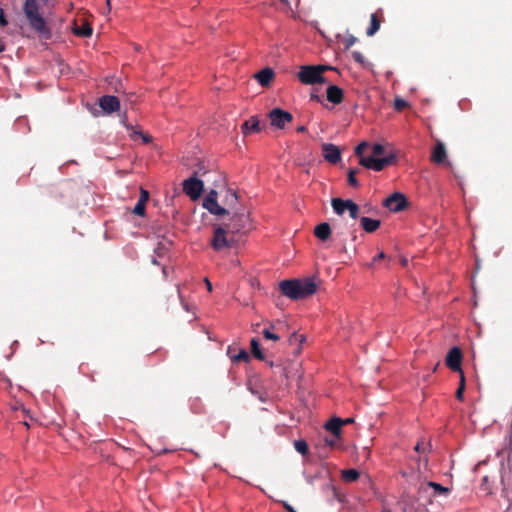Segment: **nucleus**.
Here are the masks:
<instances>
[{
    "instance_id": "obj_1",
    "label": "nucleus",
    "mask_w": 512,
    "mask_h": 512,
    "mask_svg": "<svg viewBox=\"0 0 512 512\" xmlns=\"http://www.w3.org/2000/svg\"><path fill=\"white\" fill-rule=\"evenodd\" d=\"M355 154L359 157L361 166L377 172L394 164L397 160L396 155L393 152L386 153L385 146L380 143L370 145L363 141L356 146Z\"/></svg>"
},
{
    "instance_id": "obj_2",
    "label": "nucleus",
    "mask_w": 512,
    "mask_h": 512,
    "mask_svg": "<svg viewBox=\"0 0 512 512\" xmlns=\"http://www.w3.org/2000/svg\"><path fill=\"white\" fill-rule=\"evenodd\" d=\"M22 11L28 26L39 38L44 40H50L52 38L51 22L45 16L40 1L25 0Z\"/></svg>"
},
{
    "instance_id": "obj_3",
    "label": "nucleus",
    "mask_w": 512,
    "mask_h": 512,
    "mask_svg": "<svg viewBox=\"0 0 512 512\" xmlns=\"http://www.w3.org/2000/svg\"><path fill=\"white\" fill-rule=\"evenodd\" d=\"M328 70L334 68L328 65H303L300 66L297 77L304 85L321 84L326 82L323 73Z\"/></svg>"
},
{
    "instance_id": "obj_4",
    "label": "nucleus",
    "mask_w": 512,
    "mask_h": 512,
    "mask_svg": "<svg viewBox=\"0 0 512 512\" xmlns=\"http://www.w3.org/2000/svg\"><path fill=\"white\" fill-rule=\"evenodd\" d=\"M331 205L337 215H343L345 211H348L352 219H357L359 216L360 208L358 204L350 199L333 198Z\"/></svg>"
},
{
    "instance_id": "obj_5",
    "label": "nucleus",
    "mask_w": 512,
    "mask_h": 512,
    "mask_svg": "<svg viewBox=\"0 0 512 512\" xmlns=\"http://www.w3.org/2000/svg\"><path fill=\"white\" fill-rule=\"evenodd\" d=\"M172 247V241L162 237L154 248V256L152 257V263L162 265L163 273L166 274V267L161 263V259L168 257L170 249Z\"/></svg>"
},
{
    "instance_id": "obj_6",
    "label": "nucleus",
    "mask_w": 512,
    "mask_h": 512,
    "mask_svg": "<svg viewBox=\"0 0 512 512\" xmlns=\"http://www.w3.org/2000/svg\"><path fill=\"white\" fill-rule=\"evenodd\" d=\"M269 119L273 127L284 129L288 123L292 122L293 116L281 108H274L269 112Z\"/></svg>"
},
{
    "instance_id": "obj_7",
    "label": "nucleus",
    "mask_w": 512,
    "mask_h": 512,
    "mask_svg": "<svg viewBox=\"0 0 512 512\" xmlns=\"http://www.w3.org/2000/svg\"><path fill=\"white\" fill-rule=\"evenodd\" d=\"M249 215L246 213L235 214L228 224V230L232 233H239L250 229Z\"/></svg>"
},
{
    "instance_id": "obj_8",
    "label": "nucleus",
    "mask_w": 512,
    "mask_h": 512,
    "mask_svg": "<svg viewBox=\"0 0 512 512\" xmlns=\"http://www.w3.org/2000/svg\"><path fill=\"white\" fill-rule=\"evenodd\" d=\"M217 192L211 190L203 199V207L207 209L211 214L220 216L227 213L226 209L221 207L217 202Z\"/></svg>"
},
{
    "instance_id": "obj_9",
    "label": "nucleus",
    "mask_w": 512,
    "mask_h": 512,
    "mask_svg": "<svg viewBox=\"0 0 512 512\" xmlns=\"http://www.w3.org/2000/svg\"><path fill=\"white\" fill-rule=\"evenodd\" d=\"M462 363V351L459 347L455 346L451 348L447 354L446 357V365L449 369H451L454 372H459L460 376L463 373L461 368Z\"/></svg>"
},
{
    "instance_id": "obj_10",
    "label": "nucleus",
    "mask_w": 512,
    "mask_h": 512,
    "mask_svg": "<svg viewBox=\"0 0 512 512\" xmlns=\"http://www.w3.org/2000/svg\"><path fill=\"white\" fill-rule=\"evenodd\" d=\"M384 206L392 212H399L407 206L406 198L401 193H393L384 201Z\"/></svg>"
},
{
    "instance_id": "obj_11",
    "label": "nucleus",
    "mask_w": 512,
    "mask_h": 512,
    "mask_svg": "<svg viewBox=\"0 0 512 512\" xmlns=\"http://www.w3.org/2000/svg\"><path fill=\"white\" fill-rule=\"evenodd\" d=\"M299 299L313 295L317 291V285L311 278L297 279Z\"/></svg>"
},
{
    "instance_id": "obj_12",
    "label": "nucleus",
    "mask_w": 512,
    "mask_h": 512,
    "mask_svg": "<svg viewBox=\"0 0 512 512\" xmlns=\"http://www.w3.org/2000/svg\"><path fill=\"white\" fill-rule=\"evenodd\" d=\"M98 103L100 108L108 114L117 112L120 109V101L118 97L113 95H104L100 97Z\"/></svg>"
},
{
    "instance_id": "obj_13",
    "label": "nucleus",
    "mask_w": 512,
    "mask_h": 512,
    "mask_svg": "<svg viewBox=\"0 0 512 512\" xmlns=\"http://www.w3.org/2000/svg\"><path fill=\"white\" fill-rule=\"evenodd\" d=\"M322 155L323 158L331 164H336L341 160L340 149L331 143H324L322 145Z\"/></svg>"
},
{
    "instance_id": "obj_14",
    "label": "nucleus",
    "mask_w": 512,
    "mask_h": 512,
    "mask_svg": "<svg viewBox=\"0 0 512 512\" xmlns=\"http://www.w3.org/2000/svg\"><path fill=\"white\" fill-rule=\"evenodd\" d=\"M279 288L282 294L287 296L288 298L293 300L299 299L297 279L283 280L280 282Z\"/></svg>"
},
{
    "instance_id": "obj_15",
    "label": "nucleus",
    "mask_w": 512,
    "mask_h": 512,
    "mask_svg": "<svg viewBox=\"0 0 512 512\" xmlns=\"http://www.w3.org/2000/svg\"><path fill=\"white\" fill-rule=\"evenodd\" d=\"M430 160L432 163L436 165H442L447 163V152L443 142H436L435 146L431 151Z\"/></svg>"
},
{
    "instance_id": "obj_16",
    "label": "nucleus",
    "mask_w": 512,
    "mask_h": 512,
    "mask_svg": "<svg viewBox=\"0 0 512 512\" xmlns=\"http://www.w3.org/2000/svg\"><path fill=\"white\" fill-rule=\"evenodd\" d=\"M211 243L215 250H221L230 246V242L227 238V231L221 227L216 228Z\"/></svg>"
},
{
    "instance_id": "obj_17",
    "label": "nucleus",
    "mask_w": 512,
    "mask_h": 512,
    "mask_svg": "<svg viewBox=\"0 0 512 512\" xmlns=\"http://www.w3.org/2000/svg\"><path fill=\"white\" fill-rule=\"evenodd\" d=\"M255 79L262 87H267L275 77L274 71L266 67L255 74Z\"/></svg>"
},
{
    "instance_id": "obj_18",
    "label": "nucleus",
    "mask_w": 512,
    "mask_h": 512,
    "mask_svg": "<svg viewBox=\"0 0 512 512\" xmlns=\"http://www.w3.org/2000/svg\"><path fill=\"white\" fill-rule=\"evenodd\" d=\"M331 234H332V230H331L329 223H327V222H322V223L318 224L317 226H315V228H314L315 237L322 242L327 241L330 238Z\"/></svg>"
},
{
    "instance_id": "obj_19",
    "label": "nucleus",
    "mask_w": 512,
    "mask_h": 512,
    "mask_svg": "<svg viewBox=\"0 0 512 512\" xmlns=\"http://www.w3.org/2000/svg\"><path fill=\"white\" fill-rule=\"evenodd\" d=\"M260 131V123L256 117H251L241 125L243 135H249Z\"/></svg>"
},
{
    "instance_id": "obj_20",
    "label": "nucleus",
    "mask_w": 512,
    "mask_h": 512,
    "mask_svg": "<svg viewBox=\"0 0 512 512\" xmlns=\"http://www.w3.org/2000/svg\"><path fill=\"white\" fill-rule=\"evenodd\" d=\"M327 100L333 104H340L343 101V90L336 86L330 85L327 88Z\"/></svg>"
},
{
    "instance_id": "obj_21",
    "label": "nucleus",
    "mask_w": 512,
    "mask_h": 512,
    "mask_svg": "<svg viewBox=\"0 0 512 512\" xmlns=\"http://www.w3.org/2000/svg\"><path fill=\"white\" fill-rule=\"evenodd\" d=\"M72 32L78 37L87 38L92 35L93 29L87 20H84L81 26H78L75 21Z\"/></svg>"
},
{
    "instance_id": "obj_22",
    "label": "nucleus",
    "mask_w": 512,
    "mask_h": 512,
    "mask_svg": "<svg viewBox=\"0 0 512 512\" xmlns=\"http://www.w3.org/2000/svg\"><path fill=\"white\" fill-rule=\"evenodd\" d=\"M343 426V422L341 418L334 417L330 419L325 424V429L329 432H331L337 439L340 438L341 435V427Z\"/></svg>"
},
{
    "instance_id": "obj_23",
    "label": "nucleus",
    "mask_w": 512,
    "mask_h": 512,
    "mask_svg": "<svg viewBox=\"0 0 512 512\" xmlns=\"http://www.w3.org/2000/svg\"><path fill=\"white\" fill-rule=\"evenodd\" d=\"M360 225L365 232L373 233L380 227L381 222L378 219H372L364 216L360 218Z\"/></svg>"
},
{
    "instance_id": "obj_24",
    "label": "nucleus",
    "mask_w": 512,
    "mask_h": 512,
    "mask_svg": "<svg viewBox=\"0 0 512 512\" xmlns=\"http://www.w3.org/2000/svg\"><path fill=\"white\" fill-rule=\"evenodd\" d=\"M382 21V13L375 12L371 15L370 26L368 27L366 34L371 37L373 36L379 29Z\"/></svg>"
},
{
    "instance_id": "obj_25",
    "label": "nucleus",
    "mask_w": 512,
    "mask_h": 512,
    "mask_svg": "<svg viewBox=\"0 0 512 512\" xmlns=\"http://www.w3.org/2000/svg\"><path fill=\"white\" fill-rule=\"evenodd\" d=\"M180 193H184L192 199V176L183 181L182 188L175 189V194L179 195Z\"/></svg>"
},
{
    "instance_id": "obj_26",
    "label": "nucleus",
    "mask_w": 512,
    "mask_h": 512,
    "mask_svg": "<svg viewBox=\"0 0 512 512\" xmlns=\"http://www.w3.org/2000/svg\"><path fill=\"white\" fill-rule=\"evenodd\" d=\"M250 346L252 355L258 360H264L265 356L260 347V342L257 339L253 338L251 340Z\"/></svg>"
},
{
    "instance_id": "obj_27",
    "label": "nucleus",
    "mask_w": 512,
    "mask_h": 512,
    "mask_svg": "<svg viewBox=\"0 0 512 512\" xmlns=\"http://www.w3.org/2000/svg\"><path fill=\"white\" fill-rule=\"evenodd\" d=\"M427 485L434 490V495H447L450 491L449 488L433 481H429Z\"/></svg>"
},
{
    "instance_id": "obj_28",
    "label": "nucleus",
    "mask_w": 512,
    "mask_h": 512,
    "mask_svg": "<svg viewBox=\"0 0 512 512\" xmlns=\"http://www.w3.org/2000/svg\"><path fill=\"white\" fill-rule=\"evenodd\" d=\"M342 478L345 481L353 482L359 478V472L356 469H347L342 471Z\"/></svg>"
},
{
    "instance_id": "obj_29",
    "label": "nucleus",
    "mask_w": 512,
    "mask_h": 512,
    "mask_svg": "<svg viewBox=\"0 0 512 512\" xmlns=\"http://www.w3.org/2000/svg\"><path fill=\"white\" fill-rule=\"evenodd\" d=\"M208 171V166L204 160H198L196 164H194V177L198 175H204Z\"/></svg>"
},
{
    "instance_id": "obj_30",
    "label": "nucleus",
    "mask_w": 512,
    "mask_h": 512,
    "mask_svg": "<svg viewBox=\"0 0 512 512\" xmlns=\"http://www.w3.org/2000/svg\"><path fill=\"white\" fill-rule=\"evenodd\" d=\"M274 328H275V326L273 324H270V326L268 328H265L262 331V334L265 339L272 340V341H278L280 339L279 335H277L276 333H274L272 331Z\"/></svg>"
},
{
    "instance_id": "obj_31",
    "label": "nucleus",
    "mask_w": 512,
    "mask_h": 512,
    "mask_svg": "<svg viewBox=\"0 0 512 512\" xmlns=\"http://www.w3.org/2000/svg\"><path fill=\"white\" fill-rule=\"evenodd\" d=\"M204 191L203 181L194 177V201L197 200Z\"/></svg>"
},
{
    "instance_id": "obj_32",
    "label": "nucleus",
    "mask_w": 512,
    "mask_h": 512,
    "mask_svg": "<svg viewBox=\"0 0 512 512\" xmlns=\"http://www.w3.org/2000/svg\"><path fill=\"white\" fill-rule=\"evenodd\" d=\"M359 172L358 169H350L348 171V184L352 187H358L359 186V181L357 180L356 178V174Z\"/></svg>"
},
{
    "instance_id": "obj_33",
    "label": "nucleus",
    "mask_w": 512,
    "mask_h": 512,
    "mask_svg": "<svg viewBox=\"0 0 512 512\" xmlns=\"http://www.w3.org/2000/svg\"><path fill=\"white\" fill-rule=\"evenodd\" d=\"M294 447L296 451L301 453L302 455H306L308 453V444L304 440L295 441Z\"/></svg>"
},
{
    "instance_id": "obj_34",
    "label": "nucleus",
    "mask_w": 512,
    "mask_h": 512,
    "mask_svg": "<svg viewBox=\"0 0 512 512\" xmlns=\"http://www.w3.org/2000/svg\"><path fill=\"white\" fill-rule=\"evenodd\" d=\"M464 390H465V377H464V374H462L460 376V384H459V387L456 391V398L459 400V401H463L464 399Z\"/></svg>"
},
{
    "instance_id": "obj_35",
    "label": "nucleus",
    "mask_w": 512,
    "mask_h": 512,
    "mask_svg": "<svg viewBox=\"0 0 512 512\" xmlns=\"http://www.w3.org/2000/svg\"><path fill=\"white\" fill-rule=\"evenodd\" d=\"M232 360L235 362H247L249 360V354L246 350L241 349L236 355L232 357Z\"/></svg>"
},
{
    "instance_id": "obj_36",
    "label": "nucleus",
    "mask_w": 512,
    "mask_h": 512,
    "mask_svg": "<svg viewBox=\"0 0 512 512\" xmlns=\"http://www.w3.org/2000/svg\"><path fill=\"white\" fill-rule=\"evenodd\" d=\"M145 209L146 204L142 201H139L136 203L135 207L133 208V213L137 216H144L145 215Z\"/></svg>"
},
{
    "instance_id": "obj_37",
    "label": "nucleus",
    "mask_w": 512,
    "mask_h": 512,
    "mask_svg": "<svg viewBox=\"0 0 512 512\" xmlns=\"http://www.w3.org/2000/svg\"><path fill=\"white\" fill-rule=\"evenodd\" d=\"M352 58H353V60L355 62H357V63H359L361 65H363L364 62H365V58H364L363 54L361 52H359V51H353L352 52Z\"/></svg>"
},
{
    "instance_id": "obj_38",
    "label": "nucleus",
    "mask_w": 512,
    "mask_h": 512,
    "mask_svg": "<svg viewBox=\"0 0 512 512\" xmlns=\"http://www.w3.org/2000/svg\"><path fill=\"white\" fill-rule=\"evenodd\" d=\"M149 192L147 190H145L144 188H140V197H139V201H142L143 203L147 204L148 200H149Z\"/></svg>"
},
{
    "instance_id": "obj_39",
    "label": "nucleus",
    "mask_w": 512,
    "mask_h": 512,
    "mask_svg": "<svg viewBox=\"0 0 512 512\" xmlns=\"http://www.w3.org/2000/svg\"><path fill=\"white\" fill-rule=\"evenodd\" d=\"M8 24L4 10L0 7V26L4 27Z\"/></svg>"
},
{
    "instance_id": "obj_40",
    "label": "nucleus",
    "mask_w": 512,
    "mask_h": 512,
    "mask_svg": "<svg viewBox=\"0 0 512 512\" xmlns=\"http://www.w3.org/2000/svg\"><path fill=\"white\" fill-rule=\"evenodd\" d=\"M407 105L406 101L405 100H402V99H397L395 101V107L396 109L398 110H401L402 108H404L405 106Z\"/></svg>"
},
{
    "instance_id": "obj_41",
    "label": "nucleus",
    "mask_w": 512,
    "mask_h": 512,
    "mask_svg": "<svg viewBox=\"0 0 512 512\" xmlns=\"http://www.w3.org/2000/svg\"><path fill=\"white\" fill-rule=\"evenodd\" d=\"M385 253L383 251L379 252L374 258H373V261H372V264L382 260L385 258Z\"/></svg>"
},
{
    "instance_id": "obj_42",
    "label": "nucleus",
    "mask_w": 512,
    "mask_h": 512,
    "mask_svg": "<svg viewBox=\"0 0 512 512\" xmlns=\"http://www.w3.org/2000/svg\"><path fill=\"white\" fill-rule=\"evenodd\" d=\"M283 507L287 512H296V510L287 502H283Z\"/></svg>"
},
{
    "instance_id": "obj_43",
    "label": "nucleus",
    "mask_w": 512,
    "mask_h": 512,
    "mask_svg": "<svg viewBox=\"0 0 512 512\" xmlns=\"http://www.w3.org/2000/svg\"><path fill=\"white\" fill-rule=\"evenodd\" d=\"M133 133H134V134L141 135L144 143H148V142H150V137H149V136H147V135H142V134H141V132H136V131H133Z\"/></svg>"
},
{
    "instance_id": "obj_44",
    "label": "nucleus",
    "mask_w": 512,
    "mask_h": 512,
    "mask_svg": "<svg viewBox=\"0 0 512 512\" xmlns=\"http://www.w3.org/2000/svg\"><path fill=\"white\" fill-rule=\"evenodd\" d=\"M110 11H111V1L110 0H106V6H105L104 13H109Z\"/></svg>"
},
{
    "instance_id": "obj_45",
    "label": "nucleus",
    "mask_w": 512,
    "mask_h": 512,
    "mask_svg": "<svg viewBox=\"0 0 512 512\" xmlns=\"http://www.w3.org/2000/svg\"><path fill=\"white\" fill-rule=\"evenodd\" d=\"M205 283H206L208 291H211L212 290V284L210 283L208 278H205Z\"/></svg>"
},
{
    "instance_id": "obj_46",
    "label": "nucleus",
    "mask_w": 512,
    "mask_h": 512,
    "mask_svg": "<svg viewBox=\"0 0 512 512\" xmlns=\"http://www.w3.org/2000/svg\"><path fill=\"white\" fill-rule=\"evenodd\" d=\"M342 422H343V425H346V424H350L353 422V419L352 418H346V419H342Z\"/></svg>"
},
{
    "instance_id": "obj_47",
    "label": "nucleus",
    "mask_w": 512,
    "mask_h": 512,
    "mask_svg": "<svg viewBox=\"0 0 512 512\" xmlns=\"http://www.w3.org/2000/svg\"><path fill=\"white\" fill-rule=\"evenodd\" d=\"M325 442H326V444H327V445H329L330 447L335 446V441H334V440H328V439H326V440H325Z\"/></svg>"
},
{
    "instance_id": "obj_48",
    "label": "nucleus",
    "mask_w": 512,
    "mask_h": 512,
    "mask_svg": "<svg viewBox=\"0 0 512 512\" xmlns=\"http://www.w3.org/2000/svg\"><path fill=\"white\" fill-rule=\"evenodd\" d=\"M305 131H306V127H305V126H299V127L297 128V132H299V133H303V132H305Z\"/></svg>"
},
{
    "instance_id": "obj_49",
    "label": "nucleus",
    "mask_w": 512,
    "mask_h": 512,
    "mask_svg": "<svg viewBox=\"0 0 512 512\" xmlns=\"http://www.w3.org/2000/svg\"><path fill=\"white\" fill-rule=\"evenodd\" d=\"M122 122H123V124L125 125V127H126L128 130H130V129L132 130V129H133V128H132V126H131L130 124L126 123V121H124V120H123Z\"/></svg>"
},
{
    "instance_id": "obj_50",
    "label": "nucleus",
    "mask_w": 512,
    "mask_h": 512,
    "mask_svg": "<svg viewBox=\"0 0 512 512\" xmlns=\"http://www.w3.org/2000/svg\"><path fill=\"white\" fill-rule=\"evenodd\" d=\"M355 42V39L354 38H351L350 40H348L347 42V47L351 46L352 44H354Z\"/></svg>"
},
{
    "instance_id": "obj_51",
    "label": "nucleus",
    "mask_w": 512,
    "mask_h": 512,
    "mask_svg": "<svg viewBox=\"0 0 512 512\" xmlns=\"http://www.w3.org/2000/svg\"><path fill=\"white\" fill-rule=\"evenodd\" d=\"M381 512H391V511L387 508H383Z\"/></svg>"
},
{
    "instance_id": "obj_52",
    "label": "nucleus",
    "mask_w": 512,
    "mask_h": 512,
    "mask_svg": "<svg viewBox=\"0 0 512 512\" xmlns=\"http://www.w3.org/2000/svg\"><path fill=\"white\" fill-rule=\"evenodd\" d=\"M419 448H420V445H419V444H417V445L415 446V450H416V451H419Z\"/></svg>"
},
{
    "instance_id": "obj_53",
    "label": "nucleus",
    "mask_w": 512,
    "mask_h": 512,
    "mask_svg": "<svg viewBox=\"0 0 512 512\" xmlns=\"http://www.w3.org/2000/svg\"><path fill=\"white\" fill-rule=\"evenodd\" d=\"M281 3H288V0H279Z\"/></svg>"
}]
</instances>
